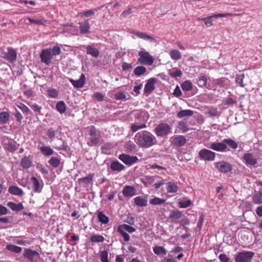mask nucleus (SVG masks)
<instances>
[{
	"instance_id": "nucleus-55",
	"label": "nucleus",
	"mask_w": 262,
	"mask_h": 262,
	"mask_svg": "<svg viewBox=\"0 0 262 262\" xmlns=\"http://www.w3.org/2000/svg\"><path fill=\"white\" fill-rule=\"evenodd\" d=\"M146 126L145 123H143L140 125L133 124L132 125L131 129H132V132H136L140 129L145 128Z\"/></svg>"
},
{
	"instance_id": "nucleus-39",
	"label": "nucleus",
	"mask_w": 262,
	"mask_h": 262,
	"mask_svg": "<svg viewBox=\"0 0 262 262\" xmlns=\"http://www.w3.org/2000/svg\"><path fill=\"white\" fill-rule=\"evenodd\" d=\"M165 200L158 197H155L149 200V203L153 205H159L163 204Z\"/></svg>"
},
{
	"instance_id": "nucleus-52",
	"label": "nucleus",
	"mask_w": 262,
	"mask_h": 262,
	"mask_svg": "<svg viewBox=\"0 0 262 262\" xmlns=\"http://www.w3.org/2000/svg\"><path fill=\"white\" fill-rule=\"evenodd\" d=\"M49 163L54 167H57L60 164V160L56 157H52L49 161Z\"/></svg>"
},
{
	"instance_id": "nucleus-24",
	"label": "nucleus",
	"mask_w": 262,
	"mask_h": 262,
	"mask_svg": "<svg viewBox=\"0 0 262 262\" xmlns=\"http://www.w3.org/2000/svg\"><path fill=\"white\" fill-rule=\"evenodd\" d=\"M166 189L168 193H176L178 190V186L176 183L169 182L166 184Z\"/></svg>"
},
{
	"instance_id": "nucleus-7",
	"label": "nucleus",
	"mask_w": 262,
	"mask_h": 262,
	"mask_svg": "<svg viewBox=\"0 0 262 262\" xmlns=\"http://www.w3.org/2000/svg\"><path fill=\"white\" fill-rule=\"evenodd\" d=\"M155 132L158 137H162L171 133V127L167 123H161L155 128Z\"/></svg>"
},
{
	"instance_id": "nucleus-21",
	"label": "nucleus",
	"mask_w": 262,
	"mask_h": 262,
	"mask_svg": "<svg viewBox=\"0 0 262 262\" xmlns=\"http://www.w3.org/2000/svg\"><path fill=\"white\" fill-rule=\"evenodd\" d=\"M38 252L36 251L32 250L30 249H25L24 251V256L25 258L30 261H32L34 256L37 255Z\"/></svg>"
},
{
	"instance_id": "nucleus-42",
	"label": "nucleus",
	"mask_w": 262,
	"mask_h": 262,
	"mask_svg": "<svg viewBox=\"0 0 262 262\" xmlns=\"http://www.w3.org/2000/svg\"><path fill=\"white\" fill-rule=\"evenodd\" d=\"M21 166L25 169L29 168L31 165V161L28 157H24L21 161Z\"/></svg>"
},
{
	"instance_id": "nucleus-38",
	"label": "nucleus",
	"mask_w": 262,
	"mask_h": 262,
	"mask_svg": "<svg viewBox=\"0 0 262 262\" xmlns=\"http://www.w3.org/2000/svg\"><path fill=\"white\" fill-rule=\"evenodd\" d=\"M181 88L184 91H190L192 89V84L190 81L186 80L182 83Z\"/></svg>"
},
{
	"instance_id": "nucleus-36",
	"label": "nucleus",
	"mask_w": 262,
	"mask_h": 262,
	"mask_svg": "<svg viewBox=\"0 0 262 262\" xmlns=\"http://www.w3.org/2000/svg\"><path fill=\"white\" fill-rule=\"evenodd\" d=\"M47 96L52 98H57L58 96V91L53 88H49L47 91Z\"/></svg>"
},
{
	"instance_id": "nucleus-26",
	"label": "nucleus",
	"mask_w": 262,
	"mask_h": 262,
	"mask_svg": "<svg viewBox=\"0 0 262 262\" xmlns=\"http://www.w3.org/2000/svg\"><path fill=\"white\" fill-rule=\"evenodd\" d=\"M111 168L114 171H121L124 169L125 167L118 161H114L111 164Z\"/></svg>"
},
{
	"instance_id": "nucleus-59",
	"label": "nucleus",
	"mask_w": 262,
	"mask_h": 262,
	"mask_svg": "<svg viewBox=\"0 0 262 262\" xmlns=\"http://www.w3.org/2000/svg\"><path fill=\"white\" fill-rule=\"evenodd\" d=\"M31 108L35 112L40 114L41 107L34 103L30 105Z\"/></svg>"
},
{
	"instance_id": "nucleus-51",
	"label": "nucleus",
	"mask_w": 262,
	"mask_h": 262,
	"mask_svg": "<svg viewBox=\"0 0 262 262\" xmlns=\"http://www.w3.org/2000/svg\"><path fill=\"white\" fill-rule=\"evenodd\" d=\"M191 201L189 200L180 201L178 204L181 208H186L190 206Z\"/></svg>"
},
{
	"instance_id": "nucleus-64",
	"label": "nucleus",
	"mask_w": 262,
	"mask_h": 262,
	"mask_svg": "<svg viewBox=\"0 0 262 262\" xmlns=\"http://www.w3.org/2000/svg\"><path fill=\"white\" fill-rule=\"evenodd\" d=\"M47 135L49 138L52 139L55 135V130L53 128H51L47 130Z\"/></svg>"
},
{
	"instance_id": "nucleus-48",
	"label": "nucleus",
	"mask_w": 262,
	"mask_h": 262,
	"mask_svg": "<svg viewBox=\"0 0 262 262\" xmlns=\"http://www.w3.org/2000/svg\"><path fill=\"white\" fill-rule=\"evenodd\" d=\"M93 176L92 174H90L85 177L81 178L78 179V182L80 183H85L88 184L90 182H92Z\"/></svg>"
},
{
	"instance_id": "nucleus-16",
	"label": "nucleus",
	"mask_w": 262,
	"mask_h": 262,
	"mask_svg": "<svg viewBox=\"0 0 262 262\" xmlns=\"http://www.w3.org/2000/svg\"><path fill=\"white\" fill-rule=\"evenodd\" d=\"M70 82L73 84L74 87L76 88H82L85 82V76L84 74H82L79 79L75 80L72 78L69 79Z\"/></svg>"
},
{
	"instance_id": "nucleus-35",
	"label": "nucleus",
	"mask_w": 262,
	"mask_h": 262,
	"mask_svg": "<svg viewBox=\"0 0 262 262\" xmlns=\"http://www.w3.org/2000/svg\"><path fill=\"white\" fill-rule=\"evenodd\" d=\"M10 117L9 113L6 112H3L0 113V124L6 123Z\"/></svg>"
},
{
	"instance_id": "nucleus-37",
	"label": "nucleus",
	"mask_w": 262,
	"mask_h": 262,
	"mask_svg": "<svg viewBox=\"0 0 262 262\" xmlns=\"http://www.w3.org/2000/svg\"><path fill=\"white\" fill-rule=\"evenodd\" d=\"M57 110L60 113L63 114L66 112V105L63 101H59L56 105Z\"/></svg>"
},
{
	"instance_id": "nucleus-20",
	"label": "nucleus",
	"mask_w": 262,
	"mask_h": 262,
	"mask_svg": "<svg viewBox=\"0 0 262 262\" xmlns=\"http://www.w3.org/2000/svg\"><path fill=\"white\" fill-rule=\"evenodd\" d=\"M182 216V213L180 211H172L170 212L169 219L171 222L177 223V220L181 219Z\"/></svg>"
},
{
	"instance_id": "nucleus-54",
	"label": "nucleus",
	"mask_w": 262,
	"mask_h": 262,
	"mask_svg": "<svg viewBox=\"0 0 262 262\" xmlns=\"http://www.w3.org/2000/svg\"><path fill=\"white\" fill-rule=\"evenodd\" d=\"M154 181V178L152 176H146L144 181L143 183L146 186H148L152 184Z\"/></svg>"
},
{
	"instance_id": "nucleus-40",
	"label": "nucleus",
	"mask_w": 262,
	"mask_h": 262,
	"mask_svg": "<svg viewBox=\"0 0 262 262\" xmlns=\"http://www.w3.org/2000/svg\"><path fill=\"white\" fill-rule=\"evenodd\" d=\"M193 114L192 111L189 110H182L179 112L177 114V116L179 118H182L185 116H191Z\"/></svg>"
},
{
	"instance_id": "nucleus-22",
	"label": "nucleus",
	"mask_w": 262,
	"mask_h": 262,
	"mask_svg": "<svg viewBox=\"0 0 262 262\" xmlns=\"http://www.w3.org/2000/svg\"><path fill=\"white\" fill-rule=\"evenodd\" d=\"M134 200L135 204L138 206L145 207L147 205V200L143 196H137L134 198Z\"/></svg>"
},
{
	"instance_id": "nucleus-9",
	"label": "nucleus",
	"mask_w": 262,
	"mask_h": 262,
	"mask_svg": "<svg viewBox=\"0 0 262 262\" xmlns=\"http://www.w3.org/2000/svg\"><path fill=\"white\" fill-rule=\"evenodd\" d=\"M254 253L252 251H245L238 253L235 257V262H251Z\"/></svg>"
},
{
	"instance_id": "nucleus-27",
	"label": "nucleus",
	"mask_w": 262,
	"mask_h": 262,
	"mask_svg": "<svg viewBox=\"0 0 262 262\" xmlns=\"http://www.w3.org/2000/svg\"><path fill=\"white\" fill-rule=\"evenodd\" d=\"M86 52L87 54H90L94 57H97L99 54V52L97 48L91 46H89L86 48Z\"/></svg>"
},
{
	"instance_id": "nucleus-30",
	"label": "nucleus",
	"mask_w": 262,
	"mask_h": 262,
	"mask_svg": "<svg viewBox=\"0 0 262 262\" xmlns=\"http://www.w3.org/2000/svg\"><path fill=\"white\" fill-rule=\"evenodd\" d=\"M6 249L8 251L15 253H19L22 251L21 247L10 244H7Z\"/></svg>"
},
{
	"instance_id": "nucleus-63",
	"label": "nucleus",
	"mask_w": 262,
	"mask_h": 262,
	"mask_svg": "<svg viewBox=\"0 0 262 262\" xmlns=\"http://www.w3.org/2000/svg\"><path fill=\"white\" fill-rule=\"evenodd\" d=\"M219 258L222 262H228L230 259L225 254H221Z\"/></svg>"
},
{
	"instance_id": "nucleus-60",
	"label": "nucleus",
	"mask_w": 262,
	"mask_h": 262,
	"mask_svg": "<svg viewBox=\"0 0 262 262\" xmlns=\"http://www.w3.org/2000/svg\"><path fill=\"white\" fill-rule=\"evenodd\" d=\"M232 15L231 13H217L212 14L211 16L213 18H217V17H224Z\"/></svg>"
},
{
	"instance_id": "nucleus-43",
	"label": "nucleus",
	"mask_w": 262,
	"mask_h": 262,
	"mask_svg": "<svg viewBox=\"0 0 262 262\" xmlns=\"http://www.w3.org/2000/svg\"><path fill=\"white\" fill-rule=\"evenodd\" d=\"M169 74L172 78H177L178 77H181L183 73L180 70L173 69L171 71H169Z\"/></svg>"
},
{
	"instance_id": "nucleus-23",
	"label": "nucleus",
	"mask_w": 262,
	"mask_h": 262,
	"mask_svg": "<svg viewBox=\"0 0 262 262\" xmlns=\"http://www.w3.org/2000/svg\"><path fill=\"white\" fill-rule=\"evenodd\" d=\"M8 191L10 193L15 195L21 196L23 194V191L17 186H11L8 188Z\"/></svg>"
},
{
	"instance_id": "nucleus-29",
	"label": "nucleus",
	"mask_w": 262,
	"mask_h": 262,
	"mask_svg": "<svg viewBox=\"0 0 262 262\" xmlns=\"http://www.w3.org/2000/svg\"><path fill=\"white\" fill-rule=\"evenodd\" d=\"M104 239L102 235L97 234H93L90 237V241L93 243H103Z\"/></svg>"
},
{
	"instance_id": "nucleus-5",
	"label": "nucleus",
	"mask_w": 262,
	"mask_h": 262,
	"mask_svg": "<svg viewBox=\"0 0 262 262\" xmlns=\"http://www.w3.org/2000/svg\"><path fill=\"white\" fill-rule=\"evenodd\" d=\"M139 58H138V62L143 64L151 66L154 61V57L151 56L149 53L142 50L139 52L138 54Z\"/></svg>"
},
{
	"instance_id": "nucleus-28",
	"label": "nucleus",
	"mask_w": 262,
	"mask_h": 262,
	"mask_svg": "<svg viewBox=\"0 0 262 262\" xmlns=\"http://www.w3.org/2000/svg\"><path fill=\"white\" fill-rule=\"evenodd\" d=\"M97 217L99 222L102 224H106L109 222L108 217L102 211L97 212Z\"/></svg>"
},
{
	"instance_id": "nucleus-33",
	"label": "nucleus",
	"mask_w": 262,
	"mask_h": 262,
	"mask_svg": "<svg viewBox=\"0 0 262 262\" xmlns=\"http://www.w3.org/2000/svg\"><path fill=\"white\" fill-rule=\"evenodd\" d=\"M153 251L157 255H165L166 254L165 249L163 247L160 246H155L153 248Z\"/></svg>"
},
{
	"instance_id": "nucleus-11",
	"label": "nucleus",
	"mask_w": 262,
	"mask_h": 262,
	"mask_svg": "<svg viewBox=\"0 0 262 262\" xmlns=\"http://www.w3.org/2000/svg\"><path fill=\"white\" fill-rule=\"evenodd\" d=\"M201 159L205 161H213L215 158V153L205 148L201 149L199 153Z\"/></svg>"
},
{
	"instance_id": "nucleus-34",
	"label": "nucleus",
	"mask_w": 262,
	"mask_h": 262,
	"mask_svg": "<svg viewBox=\"0 0 262 262\" xmlns=\"http://www.w3.org/2000/svg\"><path fill=\"white\" fill-rule=\"evenodd\" d=\"M41 153L46 156H50L53 154V150L48 146H43L40 148Z\"/></svg>"
},
{
	"instance_id": "nucleus-50",
	"label": "nucleus",
	"mask_w": 262,
	"mask_h": 262,
	"mask_svg": "<svg viewBox=\"0 0 262 262\" xmlns=\"http://www.w3.org/2000/svg\"><path fill=\"white\" fill-rule=\"evenodd\" d=\"M5 148L10 152H14L17 149L15 143L12 142L6 144Z\"/></svg>"
},
{
	"instance_id": "nucleus-2",
	"label": "nucleus",
	"mask_w": 262,
	"mask_h": 262,
	"mask_svg": "<svg viewBox=\"0 0 262 262\" xmlns=\"http://www.w3.org/2000/svg\"><path fill=\"white\" fill-rule=\"evenodd\" d=\"M227 145L233 149H236L238 147V144L232 139H225L222 142L211 143L208 147L217 151L224 152L229 150L227 148Z\"/></svg>"
},
{
	"instance_id": "nucleus-46",
	"label": "nucleus",
	"mask_w": 262,
	"mask_h": 262,
	"mask_svg": "<svg viewBox=\"0 0 262 262\" xmlns=\"http://www.w3.org/2000/svg\"><path fill=\"white\" fill-rule=\"evenodd\" d=\"M245 78L244 74L237 75L235 78V82L237 84H238L241 87L243 88L245 86V84L243 83V80Z\"/></svg>"
},
{
	"instance_id": "nucleus-41",
	"label": "nucleus",
	"mask_w": 262,
	"mask_h": 262,
	"mask_svg": "<svg viewBox=\"0 0 262 262\" xmlns=\"http://www.w3.org/2000/svg\"><path fill=\"white\" fill-rule=\"evenodd\" d=\"M208 78L205 75H202L199 77L198 83L200 87H204L206 85Z\"/></svg>"
},
{
	"instance_id": "nucleus-47",
	"label": "nucleus",
	"mask_w": 262,
	"mask_h": 262,
	"mask_svg": "<svg viewBox=\"0 0 262 262\" xmlns=\"http://www.w3.org/2000/svg\"><path fill=\"white\" fill-rule=\"evenodd\" d=\"M253 201L254 203L260 204L262 203V191L255 194L253 196Z\"/></svg>"
},
{
	"instance_id": "nucleus-8",
	"label": "nucleus",
	"mask_w": 262,
	"mask_h": 262,
	"mask_svg": "<svg viewBox=\"0 0 262 262\" xmlns=\"http://www.w3.org/2000/svg\"><path fill=\"white\" fill-rule=\"evenodd\" d=\"M242 160L248 167H256L257 164V158L256 156L250 152L245 153Z\"/></svg>"
},
{
	"instance_id": "nucleus-4",
	"label": "nucleus",
	"mask_w": 262,
	"mask_h": 262,
	"mask_svg": "<svg viewBox=\"0 0 262 262\" xmlns=\"http://www.w3.org/2000/svg\"><path fill=\"white\" fill-rule=\"evenodd\" d=\"M88 128L90 136V142H88V145L93 146L98 144L101 137L100 132L97 130L94 126H91Z\"/></svg>"
},
{
	"instance_id": "nucleus-14",
	"label": "nucleus",
	"mask_w": 262,
	"mask_h": 262,
	"mask_svg": "<svg viewBox=\"0 0 262 262\" xmlns=\"http://www.w3.org/2000/svg\"><path fill=\"white\" fill-rule=\"evenodd\" d=\"M8 52L4 53V58L10 62H13L16 60L17 57V53L15 49L12 47L7 48Z\"/></svg>"
},
{
	"instance_id": "nucleus-62",
	"label": "nucleus",
	"mask_w": 262,
	"mask_h": 262,
	"mask_svg": "<svg viewBox=\"0 0 262 262\" xmlns=\"http://www.w3.org/2000/svg\"><path fill=\"white\" fill-rule=\"evenodd\" d=\"M132 12V9L130 8H128L127 9L124 10L120 15V16L122 18H125L127 17L128 15L130 14Z\"/></svg>"
},
{
	"instance_id": "nucleus-49",
	"label": "nucleus",
	"mask_w": 262,
	"mask_h": 262,
	"mask_svg": "<svg viewBox=\"0 0 262 262\" xmlns=\"http://www.w3.org/2000/svg\"><path fill=\"white\" fill-rule=\"evenodd\" d=\"M212 18H213V17H212L211 15H210L208 17H204V18H200L199 17L198 18V20L203 21L205 23V24L206 25V26L207 27H210L213 24L212 20L211 19Z\"/></svg>"
},
{
	"instance_id": "nucleus-56",
	"label": "nucleus",
	"mask_w": 262,
	"mask_h": 262,
	"mask_svg": "<svg viewBox=\"0 0 262 262\" xmlns=\"http://www.w3.org/2000/svg\"><path fill=\"white\" fill-rule=\"evenodd\" d=\"M126 94L123 92H119L115 95V98L116 100H124L126 99Z\"/></svg>"
},
{
	"instance_id": "nucleus-15",
	"label": "nucleus",
	"mask_w": 262,
	"mask_h": 262,
	"mask_svg": "<svg viewBox=\"0 0 262 262\" xmlns=\"http://www.w3.org/2000/svg\"><path fill=\"white\" fill-rule=\"evenodd\" d=\"M122 193L125 197L132 198L137 194V190L134 186L126 185L122 190Z\"/></svg>"
},
{
	"instance_id": "nucleus-3",
	"label": "nucleus",
	"mask_w": 262,
	"mask_h": 262,
	"mask_svg": "<svg viewBox=\"0 0 262 262\" xmlns=\"http://www.w3.org/2000/svg\"><path fill=\"white\" fill-rule=\"evenodd\" d=\"M61 53V49L58 46H54L53 48L45 49L41 51L40 57L42 62L49 65L53 56L58 55Z\"/></svg>"
},
{
	"instance_id": "nucleus-6",
	"label": "nucleus",
	"mask_w": 262,
	"mask_h": 262,
	"mask_svg": "<svg viewBox=\"0 0 262 262\" xmlns=\"http://www.w3.org/2000/svg\"><path fill=\"white\" fill-rule=\"evenodd\" d=\"M117 231L123 236L124 240L128 242L129 241L130 236L126 232L133 233L136 231V229L131 226L123 224L118 227Z\"/></svg>"
},
{
	"instance_id": "nucleus-13",
	"label": "nucleus",
	"mask_w": 262,
	"mask_h": 262,
	"mask_svg": "<svg viewBox=\"0 0 262 262\" xmlns=\"http://www.w3.org/2000/svg\"><path fill=\"white\" fill-rule=\"evenodd\" d=\"M119 159L127 165H131L138 161V158L136 156L123 154L119 156Z\"/></svg>"
},
{
	"instance_id": "nucleus-17",
	"label": "nucleus",
	"mask_w": 262,
	"mask_h": 262,
	"mask_svg": "<svg viewBox=\"0 0 262 262\" xmlns=\"http://www.w3.org/2000/svg\"><path fill=\"white\" fill-rule=\"evenodd\" d=\"M156 80L155 78H150L148 80L147 83L145 85L144 92V93L148 95L152 93L155 90V83Z\"/></svg>"
},
{
	"instance_id": "nucleus-31",
	"label": "nucleus",
	"mask_w": 262,
	"mask_h": 262,
	"mask_svg": "<svg viewBox=\"0 0 262 262\" xmlns=\"http://www.w3.org/2000/svg\"><path fill=\"white\" fill-rule=\"evenodd\" d=\"M169 55L171 58L174 60H179L182 58L181 52L177 49H173L170 51Z\"/></svg>"
},
{
	"instance_id": "nucleus-19",
	"label": "nucleus",
	"mask_w": 262,
	"mask_h": 262,
	"mask_svg": "<svg viewBox=\"0 0 262 262\" xmlns=\"http://www.w3.org/2000/svg\"><path fill=\"white\" fill-rule=\"evenodd\" d=\"M132 33L136 35L138 37L144 40H149L150 41H155V40L153 37L147 34L144 32L137 31H133Z\"/></svg>"
},
{
	"instance_id": "nucleus-45",
	"label": "nucleus",
	"mask_w": 262,
	"mask_h": 262,
	"mask_svg": "<svg viewBox=\"0 0 262 262\" xmlns=\"http://www.w3.org/2000/svg\"><path fill=\"white\" fill-rule=\"evenodd\" d=\"M97 11L96 9L88 10L85 11L81 12L79 13L80 16L83 17H90L93 16L95 12Z\"/></svg>"
},
{
	"instance_id": "nucleus-53",
	"label": "nucleus",
	"mask_w": 262,
	"mask_h": 262,
	"mask_svg": "<svg viewBox=\"0 0 262 262\" xmlns=\"http://www.w3.org/2000/svg\"><path fill=\"white\" fill-rule=\"evenodd\" d=\"M100 256L101 262H110L108 260V252L106 250L101 251Z\"/></svg>"
},
{
	"instance_id": "nucleus-12",
	"label": "nucleus",
	"mask_w": 262,
	"mask_h": 262,
	"mask_svg": "<svg viewBox=\"0 0 262 262\" xmlns=\"http://www.w3.org/2000/svg\"><path fill=\"white\" fill-rule=\"evenodd\" d=\"M30 182L34 192L40 193L41 192L43 187V183L41 180L39 181L36 177H32L30 178Z\"/></svg>"
},
{
	"instance_id": "nucleus-10",
	"label": "nucleus",
	"mask_w": 262,
	"mask_h": 262,
	"mask_svg": "<svg viewBox=\"0 0 262 262\" xmlns=\"http://www.w3.org/2000/svg\"><path fill=\"white\" fill-rule=\"evenodd\" d=\"M214 165L215 168L221 173H227L232 169V165L225 161L216 162Z\"/></svg>"
},
{
	"instance_id": "nucleus-61",
	"label": "nucleus",
	"mask_w": 262,
	"mask_h": 262,
	"mask_svg": "<svg viewBox=\"0 0 262 262\" xmlns=\"http://www.w3.org/2000/svg\"><path fill=\"white\" fill-rule=\"evenodd\" d=\"M207 113L211 117H215L217 115V111L216 108H210Z\"/></svg>"
},
{
	"instance_id": "nucleus-32",
	"label": "nucleus",
	"mask_w": 262,
	"mask_h": 262,
	"mask_svg": "<svg viewBox=\"0 0 262 262\" xmlns=\"http://www.w3.org/2000/svg\"><path fill=\"white\" fill-rule=\"evenodd\" d=\"M8 206L13 211H20L24 209V206L22 204H15L12 202H8L7 204Z\"/></svg>"
},
{
	"instance_id": "nucleus-25",
	"label": "nucleus",
	"mask_w": 262,
	"mask_h": 262,
	"mask_svg": "<svg viewBox=\"0 0 262 262\" xmlns=\"http://www.w3.org/2000/svg\"><path fill=\"white\" fill-rule=\"evenodd\" d=\"M79 28L80 32L82 33H87L89 32L90 26L88 20H85L83 22L79 23Z\"/></svg>"
},
{
	"instance_id": "nucleus-57",
	"label": "nucleus",
	"mask_w": 262,
	"mask_h": 262,
	"mask_svg": "<svg viewBox=\"0 0 262 262\" xmlns=\"http://www.w3.org/2000/svg\"><path fill=\"white\" fill-rule=\"evenodd\" d=\"M93 97L98 101H101L103 100L104 96L99 92H96L93 94Z\"/></svg>"
},
{
	"instance_id": "nucleus-58",
	"label": "nucleus",
	"mask_w": 262,
	"mask_h": 262,
	"mask_svg": "<svg viewBox=\"0 0 262 262\" xmlns=\"http://www.w3.org/2000/svg\"><path fill=\"white\" fill-rule=\"evenodd\" d=\"M17 107L20 108L24 113H28L30 111L29 108L24 104L20 103Z\"/></svg>"
},
{
	"instance_id": "nucleus-1",
	"label": "nucleus",
	"mask_w": 262,
	"mask_h": 262,
	"mask_svg": "<svg viewBox=\"0 0 262 262\" xmlns=\"http://www.w3.org/2000/svg\"><path fill=\"white\" fill-rule=\"evenodd\" d=\"M136 143L143 148H149L157 143L156 138L150 132L144 130L136 134L135 137Z\"/></svg>"
},
{
	"instance_id": "nucleus-18",
	"label": "nucleus",
	"mask_w": 262,
	"mask_h": 262,
	"mask_svg": "<svg viewBox=\"0 0 262 262\" xmlns=\"http://www.w3.org/2000/svg\"><path fill=\"white\" fill-rule=\"evenodd\" d=\"M171 142L173 145L180 147L185 145L186 140L184 136H178L172 138Z\"/></svg>"
},
{
	"instance_id": "nucleus-44",
	"label": "nucleus",
	"mask_w": 262,
	"mask_h": 262,
	"mask_svg": "<svg viewBox=\"0 0 262 262\" xmlns=\"http://www.w3.org/2000/svg\"><path fill=\"white\" fill-rule=\"evenodd\" d=\"M146 71V68L143 66H138L137 67L134 71V73L135 75L137 76H140L141 75L144 74Z\"/></svg>"
}]
</instances>
